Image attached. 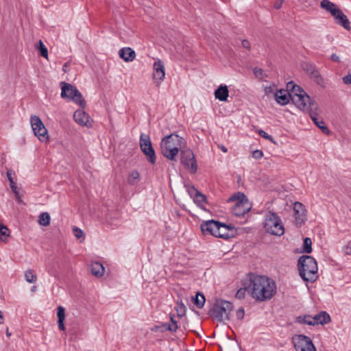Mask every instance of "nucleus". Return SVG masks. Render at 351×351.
I'll return each mask as SVG.
<instances>
[{
	"label": "nucleus",
	"instance_id": "f257e3e1",
	"mask_svg": "<svg viewBox=\"0 0 351 351\" xmlns=\"http://www.w3.org/2000/svg\"><path fill=\"white\" fill-rule=\"evenodd\" d=\"M245 290L258 301L270 300L276 292L275 282L265 276L252 275Z\"/></svg>",
	"mask_w": 351,
	"mask_h": 351
},
{
	"label": "nucleus",
	"instance_id": "f03ea898",
	"mask_svg": "<svg viewBox=\"0 0 351 351\" xmlns=\"http://www.w3.org/2000/svg\"><path fill=\"white\" fill-rule=\"evenodd\" d=\"M185 140L176 134L164 137L160 143L162 154L167 158L173 160L180 150L186 147Z\"/></svg>",
	"mask_w": 351,
	"mask_h": 351
},
{
	"label": "nucleus",
	"instance_id": "7ed1b4c3",
	"mask_svg": "<svg viewBox=\"0 0 351 351\" xmlns=\"http://www.w3.org/2000/svg\"><path fill=\"white\" fill-rule=\"evenodd\" d=\"M232 310L233 305L231 302L226 300H217L213 304L210 314L213 319L219 322H226L230 319V314Z\"/></svg>",
	"mask_w": 351,
	"mask_h": 351
},
{
	"label": "nucleus",
	"instance_id": "20e7f679",
	"mask_svg": "<svg viewBox=\"0 0 351 351\" xmlns=\"http://www.w3.org/2000/svg\"><path fill=\"white\" fill-rule=\"evenodd\" d=\"M287 89L289 91V97L295 106L301 110L306 111V99L307 96L305 91L293 82H289L287 84Z\"/></svg>",
	"mask_w": 351,
	"mask_h": 351
},
{
	"label": "nucleus",
	"instance_id": "39448f33",
	"mask_svg": "<svg viewBox=\"0 0 351 351\" xmlns=\"http://www.w3.org/2000/svg\"><path fill=\"white\" fill-rule=\"evenodd\" d=\"M228 202H234V205L232 208V213L238 217L244 215L252 208L251 204L243 193L239 192L234 194L229 198Z\"/></svg>",
	"mask_w": 351,
	"mask_h": 351
},
{
	"label": "nucleus",
	"instance_id": "423d86ee",
	"mask_svg": "<svg viewBox=\"0 0 351 351\" xmlns=\"http://www.w3.org/2000/svg\"><path fill=\"white\" fill-rule=\"evenodd\" d=\"M264 228L266 232L276 236H281L285 230L281 219L274 213L269 212L264 217Z\"/></svg>",
	"mask_w": 351,
	"mask_h": 351
},
{
	"label": "nucleus",
	"instance_id": "0eeeda50",
	"mask_svg": "<svg viewBox=\"0 0 351 351\" xmlns=\"http://www.w3.org/2000/svg\"><path fill=\"white\" fill-rule=\"evenodd\" d=\"M60 85V96L62 98L73 101L82 108L85 107L86 102L83 99L82 95L76 87L66 82H61Z\"/></svg>",
	"mask_w": 351,
	"mask_h": 351
},
{
	"label": "nucleus",
	"instance_id": "6e6552de",
	"mask_svg": "<svg viewBox=\"0 0 351 351\" xmlns=\"http://www.w3.org/2000/svg\"><path fill=\"white\" fill-rule=\"evenodd\" d=\"M29 121L34 135L40 141L47 142L49 141L48 131L40 118L36 115H32Z\"/></svg>",
	"mask_w": 351,
	"mask_h": 351
},
{
	"label": "nucleus",
	"instance_id": "1a4fd4ad",
	"mask_svg": "<svg viewBox=\"0 0 351 351\" xmlns=\"http://www.w3.org/2000/svg\"><path fill=\"white\" fill-rule=\"evenodd\" d=\"M139 145L141 151L147 156V160L152 164L156 162V155L149 136L145 134H141Z\"/></svg>",
	"mask_w": 351,
	"mask_h": 351
},
{
	"label": "nucleus",
	"instance_id": "9d476101",
	"mask_svg": "<svg viewBox=\"0 0 351 351\" xmlns=\"http://www.w3.org/2000/svg\"><path fill=\"white\" fill-rule=\"evenodd\" d=\"M152 77L156 86H160L165 77V67L160 59H156L153 64Z\"/></svg>",
	"mask_w": 351,
	"mask_h": 351
},
{
	"label": "nucleus",
	"instance_id": "9b49d317",
	"mask_svg": "<svg viewBox=\"0 0 351 351\" xmlns=\"http://www.w3.org/2000/svg\"><path fill=\"white\" fill-rule=\"evenodd\" d=\"M181 162L191 173H196L197 165L192 151H182L181 154Z\"/></svg>",
	"mask_w": 351,
	"mask_h": 351
},
{
	"label": "nucleus",
	"instance_id": "f8f14e48",
	"mask_svg": "<svg viewBox=\"0 0 351 351\" xmlns=\"http://www.w3.org/2000/svg\"><path fill=\"white\" fill-rule=\"evenodd\" d=\"M219 223L215 220L203 221L201 224V230L204 234H210L215 237Z\"/></svg>",
	"mask_w": 351,
	"mask_h": 351
},
{
	"label": "nucleus",
	"instance_id": "ddd939ff",
	"mask_svg": "<svg viewBox=\"0 0 351 351\" xmlns=\"http://www.w3.org/2000/svg\"><path fill=\"white\" fill-rule=\"evenodd\" d=\"M305 211L304 206L300 202H295L294 204L293 212L297 226H300L305 222Z\"/></svg>",
	"mask_w": 351,
	"mask_h": 351
},
{
	"label": "nucleus",
	"instance_id": "4468645a",
	"mask_svg": "<svg viewBox=\"0 0 351 351\" xmlns=\"http://www.w3.org/2000/svg\"><path fill=\"white\" fill-rule=\"evenodd\" d=\"M311 317V319H308V325H324L330 322V315L325 311H322L314 316H309L308 318Z\"/></svg>",
	"mask_w": 351,
	"mask_h": 351
},
{
	"label": "nucleus",
	"instance_id": "2eb2a0df",
	"mask_svg": "<svg viewBox=\"0 0 351 351\" xmlns=\"http://www.w3.org/2000/svg\"><path fill=\"white\" fill-rule=\"evenodd\" d=\"M318 267L315 259L308 256V282H314L319 276L317 274Z\"/></svg>",
	"mask_w": 351,
	"mask_h": 351
},
{
	"label": "nucleus",
	"instance_id": "dca6fc26",
	"mask_svg": "<svg viewBox=\"0 0 351 351\" xmlns=\"http://www.w3.org/2000/svg\"><path fill=\"white\" fill-rule=\"evenodd\" d=\"M73 118L75 122L82 126H91L89 115L82 110H76L74 112Z\"/></svg>",
	"mask_w": 351,
	"mask_h": 351
},
{
	"label": "nucleus",
	"instance_id": "f3484780",
	"mask_svg": "<svg viewBox=\"0 0 351 351\" xmlns=\"http://www.w3.org/2000/svg\"><path fill=\"white\" fill-rule=\"evenodd\" d=\"M292 341L296 351H307V337L302 335L293 337Z\"/></svg>",
	"mask_w": 351,
	"mask_h": 351
},
{
	"label": "nucleus",
	"instance_id": "a211bd4d",
	"mask_svg": "<svg viewBox=\"0 0 351 351\" xmlns=\"http://www.w3.org/2000/svg\"><path fill=\"white\" fill-rule=\"evenodd\" d=\"M332 16L337 24L341 25L346 29H350V21L347 16L343 14V12L340 9L336 11L335 14L332 15Z\"/></svg>",
	"mask_w": 351,
	"mask_h": 351
},
{
	"label": "nucleus",
	"instance_id": "6ab92c4d",
	"mask_svg": "<svg viewBox=\"0 0 351 351\" xmlns=\"http://www.w3.org/2000/svg\"><path fill=\"white\" fill-rule=\"evenodd\" d=\"M308 74L310 78L313 80L314 82H315L317 85L322 87L325 86L324 80L315 66L311 65L308 66Z\"/></svg>",
	"mask_w": 351,
	"mask_h": 351
},
{
	"label": "nucleus",
	"instance_id": "aec40b11",
	"mask_svg": "<svg viewBox=\"0 0 351 351\" xmlns=\"http://www.w3.org/2000/svg\"><path fill=\"white\" fill-rule=\"evenodd\" d=\"M119 55L125 62H130L136 58L135 51L130 47L121 48L119 51Z\"/></svg>",
	"mask_w": 351,
	"mask_h": 351
},
{
	"label": "nucleus",
	"instance_id": "412c9836",
	"mask_svg": "<svg viewBox=\"0 0 351 351\" xmlns=\"http://www.w3.org/2000/svg\"><path fill=\"white\" fill-rule=\"evenodd\" d=\"M215 97L220 101H226L229 96V90L228 86L221 84L214 93Z\"/></svg>",
	"mask_w": 351,
	"mask_h": 351
},
{
	"label": "nucleus",
	"instance_id": "4be33fe9",
	"mask_svg": "<svg viewBox=\"0 0 351 351\" xmlns=\"http://www.w3.org/2000/svg\"><path fill=\"white\" fill-rule=\"evenodd\" d=\"M307 265V255L301 256L298 261V270L300 276L305 282L307 281V277L306 276V269L305 267Z\"/></svg>",
	"mask_w": 351,
	"mask_h": 351
},
{
	"label": "nucleus",
	"instance_id": "5701e85b",
	"mask_svg": "<svg viewBox=\"0 0 351 351\" xmlns=\"http://www.w3.org/2000/svg\"><path fill=\"white\" fill-rule=\"evenodd\" d=\"M14 173L12 170H8L7 171V178L9 180L10 188L12 192L14 193L16 199H17V201L21 202L22 201V195L19 192L17 186L15 182H14Z\"/></svg>",
	"mask_w": 351,
	"mask_h": 351
},
{
	"label": "nucleus",
	"instance_id": "b1692460",
	"mask_svg": "<svg viewBox=\"0 0 351 351\" xmlns=\"http://www.w3.org/2000/svg\"><path fill=\"white\" fill-rule=\"evenodd\" d=\"M90 270L92 275L98 278L103 276L105 272V268L104 265L97 261L93 262L90 264Z\"/></svg>",
	"mask_w": 351,
	"mask_h": 351
},
{
	"label": "nucleus",
	"instance_id": "393cba45",
	"mask_svg": "<svg viewBox=\"0 0 351 351\" xmlns=\"http://www.w3.org/2000/svg\"><path fill=\"white\" fill-rule=\"evenodd\" d=\"M274 97L276 102L280 105H286L289 103L291 97H289V92L287 93L284 90H279L274 93Z\"/></svg>",
	"mask_w": 351,
	"mask_h": 351
},
{
	"label": "nucleus",
	"instance_id": "a878e982",
	"mask_svg": "<svg viewBox=\"0 0 351 351\" xmlns=\"http://www.w3.org/2000/svg\"><path fill=\"white\" fill-rule=\"evenodd\" d=\"M310 117L314 123L322 130L324 134L327 135L330 134V130L325 125V123L322 118L317 117L314 114H311Z\"/></svg>",
	"mask_w": 351,
	"mask_h": 351
},
{
	"label": "nucleus",
	"instance_id": "bb28decb",
	"mask_svg": "<svg viewBox=\"0 0 351 351\" xmlns=\"http://www.w3.org/2000/svg\"><path fill=\"white\" fill-rule=\"evenodd\" d=\"M57 316L58 328L62 331L65 330V326L64 322L65 320L66 314L65 308L63 306H59L57 308Z\"/></svg>",
	"mask_w": 351,
	"mask_h": 351
},
{
	"label": "nucleus",
	"instance_id": "cd10ccee",
	"mask_svg": "<svg viewBox=\"0 0 351 351\" xmlns=\"http://www.w3.org/2000/svg\"><path fill=\"white\" fill-rule=\"evenodd\" d=\"M11 237V231L10 229L0 222V242L8 243Z\"/></svg>",
	"mask_w": 351,
	"mask_h": 351
},
{
	"label": "nucleus",
	"instance_id": "c85d7f7f",
	"mask_svg": "<svg viewBox=\"0 0 351 351\" xmlns=\"http://www.w3.org/2000/svg\"><path fill=\"white\" fill-rule=\"evenodd\" d=\"M320 6L322 8L330 12L332 16L335 15L336 11L339 9L336 4L329 0H322L320 3Z\"/></svg>",
	"mask_w": 351,
	"mask_h": 351
},
{
	"label": "nucleus",
	"instance_id": "c756f323",
	"mask_svg": "<svg viewBox=\"0 0 351 351\" xmlns=\"http://www.w3.org/2000/svg\"><path fill=\"white\" fill-rule=\"evenodd\" d=\"M215 237L228 239L230 237L229 227L225 224L219 223Z\"/></svg>",
	"mask_w": 351,
	"mask_h": 351
},
{
	"label": "nucleus",
	"instance_id": "7c9ffc66",
	"mask_svg": "<svg viewBox=\"0 0 351 351\" xmlns=\"http://www.w3.org/2000/svg\"><path fill=\"white\" fill-rule=\"evenodd\" d=\"M25 280L29 283H35L37 280V276L34 270L29 269L24 273Z\"/></svg>",
	"mask_w": 351,
	"mask_h": 351
},
{
	"label": "nucleus",
	"instance_id": "2f4dec72",
	"mask_svg": "<svg viewBox=\"0 0 351 351\" xmlns=\"http://www.w3.org/2000/svg\"><path fill=\"white\" fill-rule=\"evenodd\" d=\"M140 180V174L137 171H132L127 178V181L129 184L134 185L138 183Z\"/></svg>",
	"mask_w": 351,
	"mask_h": 351
},
{
	"label": "nucleus",
	"instance_id": "473e14b6",
	"mask_svg": "<svg viewBox=\"0 0 351 351\" xmlns=\"http://www.w3.org/2000/svg\"><path fill=\"white\" fill-rule=\"evenodd\" d=\"M50 215L48 213H42L38 217V223L43 226H47L50 223Z\"/></svg>",
	"mask_w": 351,
	"mask_h": 351
},
{
	"label": "nucleus",
	"instance_id": "72a5a7b5",
	"mask_svg": "<svg viewBox=\"0 0 351 351\" xmlns=\"http://www.w3.org/2000/svg\"><path fill=\"white\" fill-rule=\"evenodd\" d=\"M193 300H194V303L197 308H201L204 305L205 298L203 294L197 293L195 295V298Z\"/></svg>",
	"mask_w": 351,
	"mask_h": 351
},
{
	"label": "nucleus",
	"instance_id": "f704fd0d",
	"mask_svg": "<svg viewBox=\"0 0 351 351\" xmlns=\"http://www.w3.org/2000/svg\"><path fill=\"white\" fill-rule=\"evenodd\" d=\"M254 74L256 78L263 80L267 77V73L261 68L255 67L253 70Z\"/></svg>",
	"mask_w": 351,
	"mask_h": 351
},
{
	"label": "nucleus",
	"instance_id": "c9c22d12",
	"mask_svg": "<svg viewBox=\"0 0 351 351\" xmlns=\"http://www.w3.org/2000/svg\"><path fill=\"white\" fill-rule=\"evenodd\" d=\"M264 92L266 95H269L271 94H274V91L276 90V86L273 83H267L266 85L263 86Z\"/></svg>",
	"mask_w": 351,
	"mask_h": 351
},
{
	"label": "nucleus",
	"instance_id": "e433bc0d",
	"mask_svg": "<svg viewBox=\"0 0 351 351\" xmlns=\"http://www.w3.org/2000/svg\"><path fill=\"white\" fill-rule=\"evenodd\" d=\"M38 49L40 51V55L45 58L46 59H48V51L47 47L45 46L42 40H39L38 42Z\"/></svg>",
	"mask_w": 351,
	"mask_h": 351
},
{
	"label": "nucleus",
	"instance_id": "4c0bfd02",
	"mask_svg": "<svg viewBox=\"0 0 351 351\" xmlns=\"http://www.w3.org/2000/svg\"><path fill=\"white\" fill-rule=\"evenodd\" d=\"M206 199V197L204 195L201 194L200 193H198L195 195L194 197V202L199 206H202L203 204L204 203Z\"/></svg>",
	"mask_w": 351,
	"mask_h": 351
},
{
	"label": "nucleus",
	"instance_id": "58836bf2",
	"mask_svg": "<svg viewBox=\"0 0 351 351\" xmlns=\"http://www.w3.org/2000/svg\"><path fill=\"white\" fill-rule=\"evenodd\" d=\"M73 231L75 237L77 239H84V232L80 228H79L77 227H74L73 228Z\"/></svg>",
	"mask_w": 351,
	"mask_h": 351
},
{
	"label": "nucleus",
	"instance_id": "ea45409f",
	"mask_svg": "<svg viewBox=\"0 0 351 351\" xmlns=\"http://www.w3.org/2000/svg\"><path fill=\"white\" fill-rule=\"evenodd\" d=\"M176 310L177 311L178 315L180 317H181V316H182L184 314L185 310H186V307L182 304H178V306L176 307Z\"/></svg>",
	"mask_w": 351,
	"mask_h": 351
},
{
	"label": "nucleus",
	"instance_id": "a19ab883",
	"mask_svg": "<svg viewBox=\"0 0 351 351\" xmlns=\"http://www.w3.org/2000/svg\"><path fill=\"white\" fill-rule=\"evenodd\" d=\"M244 315H245V311H244V309L243 308H239L237 312H236V316H237V318L239 319V320H241L243 319L244 317Z\"/></svg>",
	"mask_w": 351,
	"mask_h": 351
},
{
	"label": "nucleus",
	"instance_id": "79ce46f5",
	"mask_svg": "<svg viewBox=\"0 0 351 351\" xmlns=\"http://www.w3.org/2000/svg\"><path fill=\"white\" fill-rule=\"evenodd\" d=\"M263 156V153L261 150H255L252 152V157L255 159H260Z\"/></svg>",
	"mask_w": 351,
	"mask_h": 351
},
{
	"label": "nucleus",
	"instance_id": "37998d69",
	"mask_svg": "<svg viewBox=\"0 0 351 351\" xmlns=\"http://www.w3.org/2000/svg\"><path fill=\"white\" fill-rule=\"evenodd\" d=\"M169 331L175 332L178 328L177 322L173 323H168V328Z\"/></svg>",
	"mask_w": 351,
	"mask_h": 351
},
{
	"label": "nucleus",
	"instance_id": "c03bdc74",
	"mask_svg": "<svg viewBox=\"0 0 351 351\" xmlns=\"http://www.w3.org/2000/svg\"><path fill=\"white\" fill-rule=\"evenodd\" d=\"M187 190L191 197H193L199 193L193 186L189 187Z\"/></svg>",
	"mask_w": 351,
	"mask_h": 351
},
{
	"label": "nucleus",
	"instance_id": "a18cd8bd",
	"mask_svg": "<svg viewBox=\"0 0 351 351\" xmlns=\"http://www.w3.org/2000/svg\"><path fill=\"white\" fill-rule=\"evenodd\" d=\"M258 134L261 136L265 139H271V137L269 136L267 132H265L264 130H260L258 131Z\"/></svg>",
	"mask_w": 351,
	"mask_h": 351
},
{
	"label": "nucleus",
	"instance_id": "49530a36",
	"mask_svg": "<svg viewBox=\"0 0 351 351\" xmlns=\"http://www.w3.org/2000/svg\"><path fill=\"white\" fill-rule=\"evenodd\" d=\"M167 328H168V323H165V324H162L161 326L156 327V328L157 330H159L162 332L169 330V329H167Z\"/></svg>",
	"mask_w": 351,
	"mask_h": 351
},
{
	"label": "nucleus",
	"instance_id": "de8ad7c7",
	"mask_svg": "<svg viewBox=\"0 0 351 351\" xmlns=\"http://www.w3.org/2000/svg\"><path fill=\"white\" fill-rule=\"evenodd\" d=\"M343 82L346 84H351V75L348 74L343 77Z\"/></svg>",
	"mask_w": 351,
	"mask_h": 351
},
{
	"label": "nucleus",
	"instance_id": "09e8293b",
	"mask_svg": "<svg viewBox=\"0 0 351 351\" xmlns=\"http://www.w3.org/2000/svg\"><path fill=\"white\" fill-rule=\"evenodd\" d=\"M242 47L245 49H250L251 45L250 43L247 40H243L241 43Z\"/></svg>",
	"mask_w": 351,
	"mask_h": 351
},
{
	"label": "nucleus",
	"instance_id": "8fccbe9b",
	"mask_svg": "<svg viewBox=\"0 0 351 351\" xmlns=\"http://www.w3.org/2000/svg\"><path fill=\"white\" fill-rule=\"evenodd\" d=\"M345 254L347 255H351V242H349L344 248Z\"/></svg>",
	"mask_w": 351,
	"mask_h": 351
},
{
	"label": "nucleus",
	"instance_id": "3c124183",
	"mask_svg": "<svg viewBox=\"0 0 351 351\" xmlns=\"http://www.w3.org/2000/svg\"><path fill=\"white\" fill-rule=\"evenodd\" d=\"M285 0H278L274 4V8L278 10L280 9L282 5V3L284 2Z\"/></svg>",
	"mask_w": 351,
	"mask_h": 351
},
{
	"label": "nucleus",
	"instance_id": "603ef678",
	"mask_svg": "<svg viewBox=\"0 0 351 351\" xmlns=\"http://www.w3.org/2000/svg\"><path fill=\"white\" fill-rule=\"evenodd\" d=\"M71 66V62L70 61H68L64 63V64L63 65V68H62V71L64 72V73H68L69 72V67Z\"/></svg>",
	"mask_w": 351,
	"mask_h": 351
},
{
	"label": "nucleus",
	"instance_id": "864d4df0",
	"mask_svg": "<svg viewBox=\"0 0 351 351\" xmlns=\"http://www.w3.org/2000/svg\"><path fill=\"white\" fill-rule=\"evenodd\" d=\"M308 351H316V348L312 341L308 338Z\"/></svg>",
	"mask_w": 351,
	"mask_h": 351
},
{
	"label": "nucleus",
	"instance_id": "5fc2aeb1",
	"mask_svg": "<svg viewBox=\"0 0 351 351\" xmlns=\"http://www.w3.org/2000/svg\"><path fill=\"white\" fill-rule=\"evenodd\" d=\"M244 292H245V290H243V289H239L237 293H236V297L239 298H241L244 295Z\"/></svg>",
	"mask_w": 351,
	"mask_h": 351
},
{
	"label": "nucleus",
	"instance_id": "6e6d98bb",
	"mask_svg": "<svg viewBox=\"0 0 351 351\" xmlns=\"http://www.w3.org/2000/svg\"><path fill=\"white\" fill-rule=\"evenodd\" d=\"M303 252H307V237L304 238L303 241Z\"/></svg>",
	"mask_w": 351,
	"mask_h": 351
},
{
	"label": "nucleus",
	"instance_id": "4d7b16f0",
	"mask_svg": "<svg viewBox=\"0 0 351 351\" xmlns=\"http://www.w3.org/2000/svg\"><path fill=\"white\" fill-rule=\"evenodd\" d=\"M331 59L335 62H339V58L336 54H332L331 56Z\"/></svg>",
	"mask_w": 351,
	"mask_h": 351
},
{
	"label": "nucleus",
	"instance_id": "13d9d810",
	"mask_svg": "<svg viewBox=\"0 0 351 351\" xmlns=\"http://www.w3.org/2000/svg\"><path fill=\"white\" fill-rule=\"evenodd\" d=\"M308 107L311 108V110H312L313 107L314 106L313 101L311 99L310 97H308Z\"/></svg>",
	"mask_w": 351,
	"mask_h": 351
},
{
	"label": "nucleus",
	"instance_id": "bf43d9fd",
	"mask_svg": "<svg viewBox=\"0 0 351 351\" xmlns=\"http://www.w3.org/2000/svg\"><path fill=\"white\" fill-rule=\"evenodd\" d=\"M308 292L311 293V298H312L313 300L315 301V300H316V295L314 293L311 292L309 287L308 288Z\"/></svg>",
	"mask_w": 351,
	"mask_h": 351
},
{
	"label": "nucleus",
	"instance_id": "052dcab7",
	"mask_svg": "<svg viewBox=\"0 0 351 351\" xmlns=\"http://www.w3.org/2000/svg\"><path fill=\"white\" fill-rule=\"evenodd\" d=\"M311 244V240L308 238V254H310L312 252Z\"/></svg>",
	"mask_w": 351,
	"mask_h": 351
},
{
	"label": "nucleus",
	"instance_id": "680f3d73",
	"mask_svg": "<svg viewBox=\"0 0 351 351\" xmlns=\"http://www.w3.org/2000/svg\"><path fill=\"white\" fill-rule=\"evenodd\" d=\"M305 318H306V316H304L303 318H302L301 317H298L297 318V319H298V321L299 322H303V323H305V322H306V321H305Z\"/></svg>",
	"mask_w": 351,
	"mask_h": 351
},
{
	"label": "nucleus",
	"instance_id": "e2e57ef3",
	"mask_svg": "<svg viewBox=\"0 0 351 351\" xmlns=\"http://www.w3.org/2000/svg\"><path fill=\"white\" fill-rule=\"evenodd\" d=\"M3 316L2 315V312L0 311V324L3 323Z\"/></svg>",
	"mask_w": 351,
	"mask_h": 351
},
{
	"label": "nucleus",
	"instance_id": "0e129e2a",
	"mask_svg": "<svg viewBox=\"0 0 351 351\" xmlns=\"http://www.w3.org/2000/svg\"><path fill=\"white\" fill-rule=\"evenodd\" d=\"M221 149L222 152L224 153L227 152V151H228L227 149L224 146H221Z\"/></svg>",
	"mask_w": 351,
	"mask_h": 351
},
{
	"label": "nucleus",
	"instance_id": "69168bd1",
	"mask_svg": "<svg viewBox=\"0 0 351 351\" xmlns=\"http://www.w3.org/2000/svg\"><path fill=\"white\" fill-rule=\"evenodd\" d=\"M36 289H37V287L36 286H34V287H32L31 291H33V292L36 291Z\"/></svg>",
	"mask_w": 351,
	"mask_h": 351
},
{
	"label": "nucleus",
	"instance_id": "338daca9",
	"mask_svg": "<svg viewBox=\"0 0 351 351\" xmlns=\"http://www.w3.org/2000/svg\"><path fill=\"white\" fill-rule=\"evenodd\" d=\"M176 322V320H174L173 317H171V323Z\"/></svg>",
	"mask_w": 351,
	"mask_h": 351
},
{
	"label": "nucleus",
	"instance_id": "774afa93",
	"mask_svg": "<svg viewBox=\"0 0 351 351\" xmlns=\"http://www.w3.org/2000/svg\"><path fill=\"white\" fill-rule=\"evenodd\" d=\"M315 110H319H319L318 109V108H317V106H315Z\"/></svg>",
	"mask_w": 351,
	"mask_h": 351
}]
</instances>
